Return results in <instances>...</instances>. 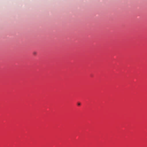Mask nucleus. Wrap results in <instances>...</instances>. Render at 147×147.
Returning <instances> with one entry per match:
<instances>
[{"label": "nucleus", "mask_w": 147, "mask_h": 147, "mask_svg": "<svg viewBox=\"0 0 147 147\" xmlns=\"http://www.w3.org/2000/svg\"><path fill=\"white\" fill-rule=\"evenodd\" d=\"M78 105H81L80 103H78Z\"/></svg>", "instance_id": "nucleus-2"}, {"label": "nucleus", "mask_w": 147, "mask_h": 147, "mask_svg": "<svg viewBox=\"0 0 147 147\" xmlns=\"http://www.w3.org/2000/svg\"><path fill=\"white\" fill-rule=\"evenodd\" d=\"M36 52H34L33 53V54H34V55H36Z\"/></svg>", "instance_id": "nucleus-1"}]
</instances>
